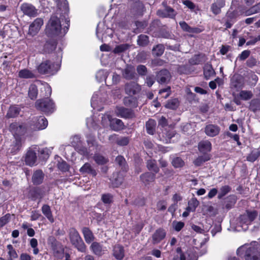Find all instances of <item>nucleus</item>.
Returning <instances> with one entry per match:
<instances>
[{
	"mask_svg": "<svg viewBox=\"0 0 260 260\" xmlns=\"http://www.w3.org/2000/svg\"><path fill=\"white\" fill-rule=\"evenodd\" d=\"M112 119L109 114H106L102 118V123L104 126L107 125L108 124H110Z\"/></svg>",
	"mask_w": 260,
	"mask_h": 260,
	"instance_id": "69168bd1",
	"label": "nucleus"
},
{
	"mask_svg": "<svg viewBox=\"0 0 260 260\" xmlns=\"http://www.w3.org/2000/svg\"><path fill=\"white\" fill-rule=\"evenodd\" d=\"M38 95L37 87L35 84L30 85L28 90V96L31 99H35L37 98Z\"/></svg>",
	"mask_w": 260,
	"mask_h": 260,
	"instance_id": "c03bdc74",
	"label": "nucleus"
},
{
	"mask_svg": "<svg viewBox=\"0 0 260 260\" xmlns=\"http://www.w3.org/2000/svg\"><path fill=\"white\" fill-rule=\"evenodd\" d=\"M110 125L111 128L115 131L122 129L124 127L122 121L118 119H112Z\"/></svg>",
	"mask_w": 260,
	"mask_h": 260,
	"instance_id": "c756f323",
	"label": "nucleus"
},
{
	"mask_svg": "<svg viewBox=\"0 0 260 260\" xmlns=\"http://www.w3.org/2000/svg\"><path fill=\"white\" fill-rule=\"evenodd\" d=\"M178 105V101L176 99H172L167 103L166 105V107L167 108L175 109Z\"/></svg>",
	"mask_w": 260,
	"mask_h": 260,
	"instance_id": "052dcab7",
	"label": "nucleus"
},
{
	"mask_svg": "<svg viewBox=\"0 0 260 260\" xmlns=\"http://www.w3.org/2000/svg\"><path fill=\"white\" fill-rule=\"evenodd\" d=\"M199 151L204 154L209 152L211 150V144L207 140L202 141L198 144Z\"/></svg>",
	"mask_w": 260,
	"mask_h": 260,
	"instance_id": "aec40b11",
	"label": "nucleus"
},
{
	"mask_svg": "<svg viewBox=\"0 0 260 260\" xmlns=\"http://www.w3.org/2000/svg\"><path fill=\"white\" fill-rule=\"evenodd\" d=\"M204 74L206 79H209L215 74L214 70L211 64L207 63L205 65L204 68Z\"/></svg>",
	"mask_w": 260,
	"mask_h": 260,
	"instance_id": "e433bc0d",
	"label": "nucleus"
},
{
	"mask_svg": "<svg viewBox=\"0 0 260 260\" xmlns=\"http://www.w3.org/2000/svg\"><path fill=\"white\" fill-rule=\"evenodd\" d=\"M257 216V212L256 211H247L246 213L242 215V219L244 220L246 218H248V220L245 221L246 227L245 230L247 229V225L250 224L255 219Z\"/></svg>",
	"mask_w": 260,
	"mask_h": 260,
	"instance_id": "f3484780",
	"label": "nucleus"
},
{
	"mask_svg": "<svg viewBox=\"0 0 260 260\" xmlns=\"http://www.w3.org/2000/svg\"><path fill=\"white\" fill-rule=\"evenodd\" d=\"M252 93L250 91L242 90L238 94V96L242 100L247 101L252 96Z\"/></svg>",
	"mask_w": 260,
	"mask_h": 260,
	"instance_id": "a18cd8bd",
	"label": "nucleus"
},
{
	"mask_svg": "<svg viewBox=\"0 0 260 260\" xmlns=\"http://www.w3.org/2000/svg\"><path fill=\"white\" fill-rule=\"evenodd\" d=\"M140 90V86L136 82H131L125 85V93L130 96L136 94L139 92Z\"/></svg>",
	"mask_w": 260,
	"mask_h": 260,
	"instance_id": "ddd939ff",
	"label": "nucleus"
},
{
	"mask_svg": "<svg viewBox=\"0 0 260 260\" xmlns=\"http://www.w3.org/2000/svg\"><path fill=\"white\" fill-rule=\"evenodd\" d=\"M90 248L92 252L97 255H102L107 250L106 248H104L101 244L96 242H93Z\"/></svg>",
	"mask_w": 260,
	"mask_h": 260,
	"instance_id": "6ab92c4d",
	"label": "nucleus"
},
{
	"mask_svg": "<svg viewBox=\"0 0 260 260\" xmlns=\"http://www.w3.org/2000/svg\"><path fill=\"white\" fill-rule=\"evenodd\" d=\"M157 14L162 17H169L170 18H175L176 12L173 9L170 7H167L164 10H158Z\"/></svg>",
	"mask_w": 260,
	"mask_h": 260,
	"instance_id": "a211bd4d",
	"label": "nucleus"
},
{
	"mask_svg": "<svg viewBox=\"0 0 260 260\" xmlns=\"http://www.w3.org/2000/svg\"><path fill=\"white\" fill-rule=\"evenodd\" d=\"M70 239L71 243L82 252H85L86 247L78 231L74 228L70 230Z\"/></svg>",
	"mask_w": 260,
	"mask_h": 260,
	"instance_id": "7ed1b4c3",
	"label": "nucleus"
},
{
	"mask_svg": "<svg viewBox=\"0 0 260 260\" xmlns=\"http://www.w3.org/2000/svg\"><path fill=\"white\" fill-rule=\"evenodd\" d=\"M224 0H216L211 6V11L214 14L217 15L220 13V9L224 7Z\"/></svg>",
	"mask_w": 260,
	"mask_h": 260,
	"instance_id": "bb28decb",
	"label": "nucleus"
},
{
	"mask_svg": "<svg viewBox=\"0 0 260 260\" xmlns=\"http://www.w3.org/2000/svg\"><path fill=\"white\" fill-rule=\"evenodd\" d=\"M210 159V156L209 155H205L197 158L194 161V164L195 165L199 166H201L204 162H205Z\"/></svg>",
	"mask_w": 260,
	"mask_h": 260,
	"instance_id": "4d7b16f0",
	"label": "nucleus"
},
{
	"mask_svg": "<svg viewBox=\"0 0 260 260\" xmlns=\"http://www.w3.org/2000/svg\"><path fill=\"white\" fill-rule=\"evenodd\" d=\"M38 72L42 74L55 73L58 70V64L52 63L49 60L43 61L38 67Z\"/></svg>",
	"mask_w": 260,
	"mask_h": 260,
	"instance_id": "423d86ee",
	"label": "nucleus"
},
{
	"mask_svg": "<svg viewBox=\"0 0 260 260\" xmlns=\"http://www.w3.org/2000/svg\"><path fill=\"white\" fill-rule=\"evenodd\" d=\"M43 178V172L41 170H37L34 172L32 177V180L34 184H40L42 182Z\"/></svg>",
	"mask_w": 260,
	"mask_h": 260,
	"instance_id": "7c9ffc66",
	"label": "nucleus"
},
{
	"mask_svg": "<svg viewBox=\"0 0 260 260\" xmlns=\"http://www.w3.org/2000/svg\"><path fill=\"white\" fill-rule=\"evenodd\" d=\"M230 190H231V188L228 185H225V186H222L220 188V191L218 194V199H221L223 197H224L228 193H229L230 192Z\"/></svg>",
	"mask_w": 260,
	"mask_h": 260,
	"instance_id": "13d9d810",
	"label": "nucleus"
},
{
	"mask_svg": "<svg viewBox=\"0 0 260 260\" xmlns=\"http://www.w3.org/2000/svg\"><path fill=\"white\" fill-rule=\"evenodd\" d=\"M23 142V139H14L8 149L9 152L12 154L17 153L20 150Z\"/></svg>",
	"mask_w": 260,
	"mask_h": 260,
	"instance_id": "4468645a",
	"label": "nucleus"
},
{
	"mask_svg": "<svg viewBox=\"0 0 260 260\" xmlns=\"http://www.w3.org/2000/svg\"><path fill=\"white\" fill-rule=\"evenodd\" d=\"M129 45L127 44H122L116 46L114 49V53H120L124 52L128 49Z\"/></svg>",
	"mask_w": 260,
	"mask_h": 260,
	"instance_id": "3c124183",
	"label": "nucleus"
},
{
	"mask_svg": "<svg viewBox=\"0 0 260 260\" xmlns=\"http://www.w3.org/2000/svg\"><path fill=\"white\" fill-rule=\"evenodd\" d=\"M260 12V3L251 7L248 11L246 12L245 15H250L251 14L258 13Z\"/></svg>",
	"mask_w": 260,
	"mask_h": 260,
	"instance_id": "680f3d73",
	"label": "nucleus"
},
{
	"mask_svg": "<svg viewBox=\"0 0 260 260\" xmlns=\"http://www.w3.org/2000/svg\"><path fill=\"white\" fill-rule=\"evenodd\" d=\"M129 140L127 137L118 138L116 141V143L120 146H125L128 144Z\"/></svg>",
	"mask_w": 260,
	"mask_h": 260,
	"instance_id": "338daca9",
	"label": "nucleus"
},
{
	"mask_svg": "<svg viewBox=\"0 0 260 260\" xmlns=\"http://www.w3.org/2000/svg\"><path fill=\"white\" fill-rule=\"evenodd\" d=\"M37 151V146L32 147L27 150L25 156V162L27 165L31 167L36 165L37 161L36 152Z\"/></svg>",
	"mask_w": 260,
	"mask_h": 260,
	"instance_id": "1a4fd4ad",
	"label": "nucleus"
},
{
	"mask_svg": "<svg viewBox=\"0 0 260 260\" xmlns=\"http://www.w3.org/2000/svg\"><path fill=\"white\" fill-rule=\"evenodd\" d=\"M156 121L150 119L146 123V128L147 133L150 135H153L155 132Z\"/></svg>",
	"mask_w": 260,
	"mask_h": 260,
	"instance_id": "72a5a7b5",
	"label": "nucleus"
},
{
	"mask_svg": "<svg viewBox=\"0 0 260 260\" xmlns=\"http://www.w3.org/2000/svg\"><path fill=\"white\" fill-rule=\"evenodd\" d=\"M82 232L85 241L87 243L89 244L94 240V235L89 228L84 227L82 229Z\"/></svg>",
	"mask_w": 260,
	"mask_h": 260,
	"instance_id": "b1692460",
	"label": "nucleus"
},
{
	"mask_svg": "<svg viewBox=\"0 0 260 260\" xmlns=\"http://www.w3.org/2000/svg\"><path fill=\"white\" fill-rule=\"evenodd\" d=\"M93 158L94 160L98 165H104L106 164L108 161L107 158L98 153L95 154Z\"/></svg>",
	"mask_w": 260,
	"mask_h": 260,
	"instance_id": "37998d69",
	"label": "nucleus"
},
{
	"mask_svg": "<svg viewBox=\"0 0 260 260\" xmlns=\"http://www.w3.org/2000/svg\"><path fill=\"white\" fill-rule=\"evenodd\" d=\"M155 175L151 173H146L141 176V179L142 181L146 184H149L150 182L154 181Z\"/></svg>",
	"mask_w": 260,
	"mask_h": 260,
	"instance_id": "f704fd0d",
	"label": "nucleus"
},
{
	"mask_svg": "<svg viewBox=\"0 0 260 260\" xmlns=\"http://www.w3.org/2000/svg\"><path fill=\"white\" fill-rule=\"evenodd\" d=\"M219 130L220 129L218 126L213 124H209L206 126L205 133L207 135L210 137H214L218 134Z\"/></svg>",
	"mask_w": 260,
	"mask_h": 260,
	"instance_id": "4be33fe9",
	"label": "nucleus"
},
{
	"mask_svg": "<svg viewBox=\"0 0 260 260\" xmlns=\"http://www.w3.org/2000/svg\"><path fill=\"white\" fill-rule=\"evenodd\" d=\"M115 113L118 116L122 118H129L133 116V113L131 110L123 107H117Z\"/></svg>",
	"mask_w": 260,
	"mask_h": 260,
	"instance_id": "2eb2a0df",
	"label": "nucleus"
},
{
	"mask_svg": "<svg viewBox=\"0 0 260 260\" xmlns=\"http://www.w3.org/2000/svg\"><path fill=\"white\" fill-rule=\"evenodd\" d=\"M7 248L8 250V253L11 260H12L13 258H16L18 257L17 253L16 250L13 248V247L12 245H8Z\"/></svg>",
	"mask_w": 260,
	"mask_h": 260,
	"instance_id": "5fc2aeb1",
	"label": "nucleus"
},
{
	"mask_svg": "<svg viewBox=\"0 0 260 260\" xmlns=\"http://www.w3.org/2000/svg\"><path fill=\"white\" fill-rule=\"evenodd\" d=\"M259 156L260 150L255 149L252 150L251 153L247 156V160L250 162H254Z\"/></svg>",
	"mask_w": 260,
	"mask_h": 260,
	"instance_id": "58836bf2",
	"label": "nucleus"
},
{
	"mask_svg": "<svg viewBox=\"0 0 260 260\" xmlns=\"http://www.w3.org/2000/svg\"><path fill=\"white\" fill-rule=\"evenodd\" d=\"M147 167L149 170L153 171L155 173H157L159 171V168L157 167L156 162L155 160H148L147 162Z\"/></svg>",
	"mask_w": 260,
	"mask_h": 260,
	"instance_id": "79ce46f5",
	"label": "nucleus"
},
{
	"mask_svg": "<svg viewBox=\"0 0 260 260\" xmlns=\"http://www.w3.org/2000/svg\"><path fill=\"white\" fill-rule=\"evenodd\" d=\"M164 52V47L162 45H156L152 49L153 54L157 56L161 55Z\"/></svg>",
	"mask_w": 260,
	"mask_h": 260,
	"instance_id": "864d4df0",
	"label": "nucleus"
},
{
	"mask_svg": "<svg viewBox=\"0 0 260 260\" xmlns=\"http://www.w3.org/2000/svg\"><path fill=\"white\" fill-rule=\"evenodd\" d=\"M172 165L175 168H181L184 166V161L179 157L174 158L172 160Z\"/></svg>",
	"mask_w": 260,
	"mask_h": 260,
	"instance_id": "8fccbe9b",
	"label": "nucleus"
},
{
	"mask_svg": "<svg viewBox=\"0 0 260 260\" xmlns=\"http://www.w3.org/2000/svg\"><path fill=\"white\" fill-rule=\"evenodd\" d=\"M81 173L83 174H90L92 176L96 175V171L91 167L89 163H85L79 170Z\"/></svg>",
	"mask_w": 260,
	"mask_h": 260,
	"instance_id": "412c9836",
	"label": "nucleus"
},
{
	"mask_svg": "<svg viewBox=\"0 0 260 260\" xmlns=\"http://www.w3.org/2000/svg\"><path fill=\"white\" fill-rule=\"evenodd\" d=\"M64 23L61 24L62 17L58 18L56 16H51L46 27V34L49 37L64 36L70 26V19L66 16H64Z\"/></svg>",
	"mask_w": 260,
	"mask_h": 260,
	"instance_id": "f257e3e1",
	"label": "nucleus"
},
{
	"mask_svg": "<svg viewBox=\"0 0 260 260\" xmlns=\"http://www.w3.org/2000/svg\"><path fill=\"white\" fill-rule=\"evenodd\" d=\"M37 109L45 113H51L54 111L55 106L53 101L48 99L38 100L36 103Z\"/></svg>",
	"mask_w": 260,
	"mask_h": 260,
	"instance_id": "20e7f679",
	"label": "nucleus"
},
{
	"mask_svg": "<svg viewBox=\"0 0 260 260\" xmlns=\"http://www.w3.org/2000/svg\"><path fill=\"white\" fill-rule=\"evenodd\" d=\"M113 30L112 28L108 27L105 24V21L99 23L96 28V36L99 40L103 41L104 38L107 37L111 38L113 36Z\"/></svg>",
	"mask_w": 260,
	"mask_h": 260,
	"instance_id": "39448f33",
	"label": "nucleus"
},
{
	"mask_svg": "<svg viewBox=\"0 0 260 260\" xmlns=\"http://www.w3.org/2000/svg\"><path fill=\"white\" fill-rule=\"evenodd\" d=\"M95 77L99 82H102L107 77V72L103 70H100L96 73Z\"/></svg>",
	"mask_w": 260,
	"mask_h": 260,
	"instance_id": "603ef678",
	"label": "nucleus"
},
{
	"mask_svg": "<svg viewBox=\"0 0 260 260\" xmlns=\"http://www.w3.org/2000/svg\"><path fill=\"white\" fill-rule=\"evenodd\" d=\"M257 243L255 241L250 244H245L240 247L237 250L239 256H244L245 260H258L256 252Z\"/></svg>",
	"mask_w": 260,
	"mask_h": 260,
	"instance_id": "f03ea898",
	"label": "nucleus"
},
{
	"mask_svg": "<svg viewBox=\"0 0 260 260\" xmlns=\"http://www.w3.org/2000/svg\"><path fill=\"white\" fill-rule=\"evenodd\" d=\"M87 141L89 147V149L83 148L79 150V152L83 155L89 158L92 154V151L94 150L96 151H100L101 146L98 145L92 138H88Z\"/></svg>",
	"mask_w": 260,
	"mask_h": 260,
	"instance_id": "6e6552de",
	"label": "nucleus"
},
{
	"mask_svg": "<svg viewBox=\"0 0 260 260\" xmlns=\"http://www.w3.org/2000/svg\"><path fill=\"white\" fill-rule=\"evenodd\" d=\"M123 76L126 79H132L135 77V69L131 66H127L123 72Z\"/></svg>",
	"mask_w": 260,
	"mask_h": 260,
	"instance_id": "c9c22d12",
	"label": "nucleus"
},
{
	"mask_svg": "<svg viewBox=\"0 0 260 260\" xmlns=\"http://www.w3.org/2000/svg\"><path fill=\"white\" fill-rule=\"evenodd\" d=\"M20 112L19 108L15 106H13L10 107L7 116L9 118H13L17 116Z\"/></svg>",
	"mask_w": 260,
	"mask_h": 260,
	"instance_id": "ea45409f",
	"label": "nucleus"
},
{
	"mask_svg": "<svg viewBox=\"0 0 260 260\" xmlns=\"http://www.w3.org/2000/svg\"><path fill=\"white\" fill-rule=\"evenodd\" d=\"M56 43L54 41H47L43 46L42 52L43 53H50L56 48Z\"/></svg>",
	"mask_w": 260,
	"mask_h": 260,
	"instance_id": "cd10ccee",
	"label": "nucleus"
},
{
	"mask_svg": "<svg viewBox=\"0 0 260 260\" xmlns=\"http://www.w3.org/2000/svg\"><path fill=\"white\" fill-rule=\"evenodd\" d=\"M42 212L51 222H54V218L49 206L47 205H44L42 207Z\"/></svg>",
	"mask_w": 260,
	"mask_h": 260,
	"instance_id": "473e14b6",
	"label": "nucleus"
},
{
	"mask_svg": "<svg viewBox=\"0 0 260 260\" xmlns=\"http://www.w3.org/2000/svg\"><path fill=\"white\" fill-rule=\"evenodd\" d=\"M159 93L161 95L164 99H167L171 94V88L168 86L167 88L159 90Z\"/></svg>",
	"mask_w": 260,
	"mask_h": 260,
	"instance_id": "0e129e2a",
	"label": "nucleus"
},
{
	"mask_svg": "<svg viewBox=\"0 0 260 260\" xmlns=\"http://www.w3.org/2000/svg\"><path fill=\"white\" fill-rule=\"evenodd\" d=\"M48 121L44 116L35 117L32 119L29 125V128L33 131L42 130L46 128Z\"/></svg>",
	"mask_w": 260,
	"mask_h": 260,
	"instance_id": "0eeeda50",
	"label": "nucleus"
},
{
	"mask_svg": "<svg viewBox=\"0 0 260 260\" xmlns=\"http://www.w3.org/2000/svg\"><path fill=\"white\" fill-rule=\"evenodd\" d=\"M236 21V15L234 12H228L225 17V26L227 28H231Z\"/></svg>",
	"mask_w": 260,
	"mask_h": 260,
	"instance_id": "5701e85b",
	"label": "nucleus"
},
{
	"mask_svg": "<svg viewBox=\"0 0 260 260\" xmlns=\"http://www.w3.org/2000/svg\"><path fill=\"white\" fill-rule=\"evenodd\" d=\"M58 8L65 13L69 12V6L67 0H54Z\"/></svg>",
	"mask_w": 260,
	"mask_h": 260,
	"instance_id": "a19ab883",
	"label": "nucleus"
},
{
	"mask_svg": "<svg viewBox=\"0 0 260 260\" xmlns=\"http://www.w3.org/2000/svg\"><path fill=\"white\" fill-rule=\"evenodd\" d=\"M203 56L202 55H196L189 59V63L191 64H198L202 61Z\"/></svg>",
	"mask_w": 260,
	"mask_h": 260,
	"instance_id": "bf43d9fd",
	"label": "nucleus"
},
{
	"mask_svg": "<svg viewBox=\"0 0 260 260\" xmlns=\"http://www.w3.org/2000/svg\"><path fill=\"white\" fill-rule=\"evenodd\" d=\"M166 233L165 230L162 229H157L152 235V241L154 244L159 243L165 238Z\"/></svg>",
	"mask_w": 260,
	"mask_h": 260,
	"instance_id": "dca6fc26",
	"label": "nucleus"
},
{
	"mask_svg": "<svg viewBox=\"0 0 260 260\" xmlns=\"http://www.w3.org/2000/svg\"><path fill=\"white\" fill-rule=\"evenodd\" d=\"M10 130L12 133L14 139H22L23 136L26 132L25 127L22 125L19 124L17 123H12L10 125Z\"/></svg>",
	"mask_w": 260,
	"mask_h": 260,
	"instance_id": "9d476101",
	"label": "nucleus"
},
{
	"mask_svg": "<svg viewBox=\"0 0 260 260\" xmlns=\"http://www.w3.org/2000/svg\"><path fill=\"white\" fill-rule=\"evenodd\" d=\"M173 229L177 232L180 231L184 226V223L182 221H174L172 223Z\"/></svg>",
	"mask_w": 260,
	"mask_h": 260,
	"instance_id": "e2e57ef3",
	"label": "nucleus"
},
{
	"mask_svg": "<svg viewBox=\"0 0 260 260\" xmlns=\"http://www.w3.org/2000/svg\"><path fill=\"white\" fill-rule=\"evenodd\" d=\"M21 10L23 13L31 17H35L38 15V10L31 4L25 3L21 6Z\"/></svg>",
	"mask_w": 260,
	"mask_h": 260,
	"instance_id": "f8f14e48",
	"label": "nucleus"
},
{
	"mask_svg": "<svg viewBox=\"0 0 260 260\" xmlns=\"http://www.w3.org/2000/svg\"><path fill=\"white\" fill-rule=\"evenodd\" d=\"M170 78V73L167 70L160 71L157 75V80L160 83H165Z\"/></svg>",
	"mask_w": 260,
	"mask_h": 260,
	"instance_id": "c85d7f7f",
	"label": "nucleus"
},
{
	"mask_svg": "<svg viewBox=\"0 0 260 260\" xmlns=\"http://www.w3.org/2000/svg\"><path fill=\"white\" fill-rule=\"evenodd\" d=\"M112 196L109 193L104 194L102 196V200L105 204H110L112 201Z\"/></svg>",
	"mask_w": 260,
	"mask_h": 260,
	"instance_id": "774afa93",
	"label": "nucleus"
},
{
	"mask_svg": "<svg viewBox=\"0 0 260 260\" xmlns=\"http://www.w3.org/2000/svg\"><path fill=\"white\" fill-rule=\"evenodd\" d=\"M44 21L42 18H38L36 19L29 25L28 34L31 36H36L40 30L43 25Z\"/></svg>",
	"mask_w": 260,
	"mask_h": 260,
	"instance_id": "9b49d317",
	"label": "nucleus"
},
{
	"mask_svg": "<svg viewBox=\"0 0 260 260\" xmlns=\"http://www.w3.org/2000/svg\"><path fill=\"white\" fill-rule=\"evenodd\" d=\"M149 39L148 36L141 35L139 36L138 39V44L140 46H144L148 44Z\"/></svg>",
	"mask_w": 260,
	"mask_h": 260,
	"instance_id": "6e6d98bb",
	"label": "nucleus"
},
{
	"mask_svg": "<svg viewBox=\"0 0 260 260\" xmlns=\"http://www.w3.org/2000/svg\"><path fill=\"white\" fill-rule=\"evenodd\" d=\"M231 85L237 89L242 88L244 85V81L242 77L240 76H234L232 79Z\"/></svg>",
	"mask_w": 260,
	"mask_h": 260,
	"instance_id": "a878e982",
	"label": "nucleus"
},
{
	"mask_svg": "<svg viewBox=\"0 0 260 260\" xmlns=\"http://www.w3.org/2000/svg\"><path fill=\"white\" fill-rule=\"evenodd\" d=\"M113 255L117 259H122L124 256L123 247L119 245H115L113 248Z\"/></svg>",
	"mask_w": 260,
	"mask_h": 260,
	"instance_id": "393cba45",
	"label": "nucleus"
},
{
	"mask_svg": "<svg viewBox=\"0 0 260 260\" xmlns=\"http://www.w3.org/2000/svg\"><path fill=\"white\" fill-rule=\"evenodd\" d=\"M40 153V158L43 160L47 159L49 156L50 153V151L47 148H43L40 150L38 148V151Z\"/></svg>",
	"mask_w": 260,
	"mask_h": 260,
	"instance_id": "49530a36",
	"label": "nucleus"
},
{
	"mask_svg": "<svg viewBox=\"0 0 260 260\" xmlns=\"http://www.w3.org/2000/svg\"><path fill=\"white\" fill-rule=\"evenodd\" d=\"M199 205V202L195 198H191L188 202V206L186 207L188 211L191 212L195 211L197 207Z\"/></svg>",
	"mask_w": 260,
	"mask_h": 260,
	"instance_id": "4c0bfd02",
	"label": "nucleus"
},
{
	"mask_svg": "<svg viewBox=\"0 0 260 260\" xmlns=\"http://www.w3.org/2000/svg\"><path fill=\"white\" fill-rule=\"evenodd\" d=\"M179 24L181 28L188 32H197V28H192L190 27L185 21H181L179 22Z\"/></svg>",
	"mask_w": 260,
	"mask_h": 260,
	"instance_id": "09e8293b",
	"label": "nucleus"
},
{
	"mask_svg": "<svg viewBox=\"0 0 260 260\" xmlns=\"http://www.w3.org/2000/svg\"><path fill=\"white\" fill-rule=\"evenodd\" d=\"M18 77L20 78L31 79L35 77L34 73L27 69L21 70L18 73Z\"/></svg>",
	"mask_w": 260,
	"mask_h": 260,
	"instance_id": "2f4dec72",
	"label": "nucleus"
},
{
	"mask_svg": "<svg viewBox=\"0 0 260 260\" xmlns=\"http://www.w3.org/2000/svg\"><path fill=\"white\" fill-rule=\"evenodd\" d=\"M42 87L41 88L42 92L45 91L44 96L48 98L50 96L52 89L51 86L47 83H42Z\"/></svg>",
	"mask_w": 260,
	"mask_h": 260,
	"instance_id": "de8ad7c7",
	"label": "nucleus"
}]
</instances>
